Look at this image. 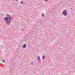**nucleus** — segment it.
<instances>
[{"instance_id": "obj_1", "label": "nucleus", "mask_w": 75, "mask_h": 75, "mask_svg": "<svg viewBox=\"0 0 75 75\" xmlns=\"http://www.w3.org/2000/svg\"><path fill=\"white\" fill-rule=\"evenodd\" d=\"M62 14L63 15L66 16V15H67V14H68V13L66 11H64L62 12Z\"/></svg>"}, {"instance_id": "obj_2", "label": "nucleus", "mask_w": 75, "mask_h": 75, "mask_svg": "<svg viewBox=\"0 0 75 75\" xmlns=\"http://www.w3.org/2000/svg\"><path fill=\"white\" fill-rule=\"evenodd\" d=\"M6 16H7V17L8 18V19H9V20H10V19H11V16H7V15Z\"/></svg>"}, {"instance_id": "obj_3", "label": "nucleus", "mask_w": 75, "mask_h": 75, "mask_svg": "<svg viewBox=\"0 0 75 75\" xmlns=\"http://www.w3.org/2000/svg\"><path fill=\"white\" fill-rule=\"evenodd\" d=\"M4 20H5V21H6V20H8V18H6V17H5L4 18Z\"/></svg>"}, {"instance_id": "obj_4", "label": "nucleus", "mask_w": 75, "mask_h": 75, "mask_svg": "<svg viewBox=\"0 0 75 75\" xmlns=\"http://www.w3.org/2000/svg\"><path fill=\"white\" fill-rule=\"evenodd\" d=\"M23 48H26V44H25L24 45H23Z\"/></svg>"}, {"instance_id": "obj_5", "label": "nucleus", "mask_w": 75, "mask_h": 75, "mask_svg": "<svg viewBox=\"0 0 75 75\" xmlns=\"http://www.w3.org/2000/svg\"><path fill=\"white\" fill-rule=\"evenodd\" d=\"M37 58L39 60H40L41 59H40V57H38Z\"/></svg>"}, {"instance_id": "obj_6", "label": "nucleus", "mask_w": 75, "mask_h": 75, "mask_svg": "<svg viewBox=\"0 0 75 75\" xmlns=\"http://www.w3.org/2000/svg\"><path fill=\"white\" fill-rule=\"evenodd\" d=\"M45 58V57H44V56H42V59H44Z\"/></svg>"}, {"instance_id": "obj_7", "label": "nucleus", "mask_w": 75, "mask_h": 75, "mask_svg": "<svg viewBox=\"0 0 75 75\" xmlns=\"http://www.w3.org/2000/svg\"><path fill=\"white\" fill-rule=\"evenodd\" d=\"M20 3H21V4H23V1H21Z\"/></svg>"}, {"instance_id": "obj_8", "label": "nucleus", "mask_w": 75, "mask_h": 75, "mask_svg": "<svg viewBox=\"0 0 75 75\" xmlns=\"http://www.w3.org/2000/svg\"><path fill=\"white\" fill-rule=\"evenodd\" d=\"M31 64H32V65H33L34 64V63H33V62H32L31 63Z\"/></svg>"}, {"instance_id": "obj_9", "label": "nucleus", "mask_w": 75, "mask_h": 75, "mask_svg": "<svg viewBox=\"0 0 75 75\" xmlns=\"http://www.w3.org/2000/svg\"><path fill=\"white\" fill-rule=\"evenodd\" d=\"M3 62H4V63L6 62H5V61H4V60H3Z\"/></svg>"}, {"instance_id": "obj_10", "label": "nucleus", "mask_w": 75, "mask_h": 75, "mask_svg": "<svg viewBox=\"0 0 75 75\" xmlns=\"http://www.w3.org/2000/svg\"><path fill=\"white\" fill-rule=\"evenodd\" d=\"M18 0H16V1H18Z\"/></svg>"}, {"instance_id": "obj_11", "label": "nucleus", "mask_w": 75, "mask_h": 75, "mask_svg": "<svg viewBox=\"0 0 75 75\" xmlns=\"http://www.w3.org/2000/svg\"><path fill=\"white\" fill-rule=\"evenodd\" d=\"M7 23H8V21H7Z\"/></svg>"}]
</instances>
